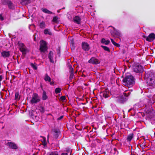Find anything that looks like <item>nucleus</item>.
<instances>
[{
	"instance_id": "obj_1",
	"label": "nucleus",
	"mask_w": 155,
	"mask_h": 155,
	"mask_svg": "<svg viewBox=\"0 0 155 155\" xmlns=\"http://www.w3.org/2000/svg\"><path fill=\"white\" fill-rule=\"evenodd\" d=\"M147 84L152 87H155V74L151 72H148L145 76Z\"/></svg>"
},
{
	"instance_id": "obj_2",
	"label": "nucleus",
	"mask_w": 155,
	"mask_h": 155,
	"mask_svg": "<svg viewBox=\"0 0 155 155\" xmlns=\"http://www.w3.org/2000/svg\"><path fill=\"white\" fill-rule=\"evenodd\" d=\"M123 82L125 85L130 86L134 83V78L132 75H128L123 79Z\"/></svg>"
},
{
	"instance_id": "obj_3",
	"label": "nucleus",
	"mask_w": 155,
	"mask_h": 155,
	"mask_svg": "<svg viewBox=\"0 0 155 155\" xmlns=\"http://www.w3.org/2000/svg\"><path fill=\"white\" fill-rule=\"evenodd\" d=\"M132 68L133 71L136 73H141L143 71V66L138 64H134Z\"/></svg>"
},
{
	"instance_id": "obj_4",
	"label": "nucleus",
	"mask_w": 155,
	"mask_h": 155,
	"mask_svg": "<svg viewBox=\"0 0 155 155\" xmlns=\"http://www.w3.org/2000/svg\"><path fill=\"white\" fill-rule=\"evenodd\" d=\"M40 101V99L38 95L36 93H34L32 96L30 102L32 104H36Z\"/></svg>"
},
{
	"instance_id": "obj_5",
	"label": "nucleus",
	"mask_w": 155,
	"mask_h": 155,
	"mask_svg": "<svg viewBox=\"0 0 155 155\" xmlns=\"http://www.w3.org/2000/svg\"><path fill=\"white\" fill-rule=\"evenodd\" d=\"M40 49L42 52H45L47 50V43L45 41L43 40L40 41Z\"/></svg>"
},
{
	"instance_id": "obj_6",
	"label": "nucleus",
	"mask_w": 155,
	"mask_h": 155,
	"mask_svg": "<svg viewBox=\"0 0 155 155\" xmlns=\"http://www.w3.org/2000/svg\"><path fill=\"white\" fill-rule=\"evenodd\" d=\"M18 44L20 51L22 52L23 54H25L28 51V50L25 45L23 43L20 42H18Z\"/></svg>"
},
{
	"instance_id": "obj_7",
	"label": "nucleus",
	"mask_w": 155,
	"mask_h": 155,
	"mask_svg": "<svg viewBox=\"0 0 155 155\" xmlns=\"http://www.w3.org/2000/svg\"><path fill=\"white\" fill-rule=\"evenodd\" d=\"M51 134L54 138L57 139L60 134V132L59 130L54 129L52 130Z\"/></svg>"
},
{
	"instance_id": "obj_8",
	"label": "nucleus",
	"mask_w": 155,
	"mask_h": 155,
	"mask_svg": "<svg viewBox=\"0 0 155 155\" xmlns=\"http://www.w3.org/2000/svg\"><path fill=\"white\" fill-rule=\"evenodd\" d=\"M88 62L93 64H97L100 62V61L94 57H92L88 61Z\"/></svg>"
},
{
	"instance_id": "obj_9",
	"label": "nucleus",
	"mask_w": 155,
	"mask_h": 155,
	"mask_svg": "<svg viewBox=\"0 0 155 155\" xmlns=\"http://www.w3.org/2000/svg\"><path fill=\"white\" fill-rule=\"evenodd\" d=\"M81 45L82 48L83 50L85 51H88L89 50L90 46L87 42H82Z\"/></svg>"
},
{
	"instance_id": "obj_10",
	"label": "nucleus",
	"mask_w": 155,
	"mask_h": 155,
	"mask_svg": "<svg viewBox=\"0 0 155 155\" xmlns=\"http://www.w3.org/2000/svg\"><path fill=\"white\" fill-rule=\"evenodd\" d=\"M155 38V35L153 33L150 34L148 37H147L146 39L147 41H153Z\"/></svg>"
},
{
	"instance_id": "obj_11",
	"label": "nucleus",
	"mask_w": 155,
	"mask_h": 155,
	"mask_svg": "<svg viewBox=\"0 0 155 155\" xmlns=\"http://www.w3.org/2000/svg\"><path fill=\"white\" fill-rule=\"evenodd\" d=\"M7 145L10 148L16 149L18 148L17 145L14 143L11 142H8L7 143Z\"/></svg>"
},
{
	"instance_id": "obj_12",
	"label": "nucleus",
	"mask_w": 155,
	"mask_h": 155,
	"mask_svg": "<svg viewBox=\"0 0 155 155\" xmlns=\"http://www.w3.org/2000/svg\"><path fill=\"white\" fill-rule=\"evenodd\" d=\"M48 57L51 62L54 63V59L55 58L53 52L50 51L48 55Z\"/></svg>"
},
{
	"instance_id": "obj_13",
	"label": "nucleus",
	"mask_w": 155,
	"mask_h": 155,
	"mask_svg": "<svg viewBox=\"0 0 155 155\" xmlns=\"http://www.w3.org/2000/svg\"><path fill=\"white\" fill-rule=\"evenodd\" d=\"M68 66L69 67V72L70 73L69 78L71 80L74 78V68L70 64H69Z\"/></svg>"
},
{
	"instance_id": "obj_14",
	"label": "nucleus",
	"mask_w": 155,
	"mask_h": 155,
	"mask_svg": "<svg viewBox=\"0 0 155 155\" xmlns=\"http://www.w3.org/2000/svg\"><path fill=\"white\" fill-rule=\"evenodd\" d=\"M111 35L114 37H118L120 36L121 34L119 31L114 29V31L113 32L111 33Z\"/></svg>"
},
{
	"instance_id": "obj_15",
	"label": "nucleus",
	"mask_w": 155,
	"mask_h": 155,
	"mask_svg": "<svg viewBox=\"0 0 155 155\" xmlns=\"http://www.w3.org/2000/svg\"><path fill=\"white\" fill-rule=\"evenodd\" d=\"M109 91L107 90H105L101 93V94L104 98H107L109 97Z\"/></svg>"
},
{
	"instance_id": "obj_16",
	"label": "nucleus",
	"mask_w": 155,
	"mask_h": 155,
	"mask_svg": "<svg viewBox=\"0 0 155 155\" xmlns=\"http://www.w3.org/2000/svg\"><path fill=\"white\" fill-rule=\"evenodd\" d=\"M74 20L75 23L79 24L80 23L81 19L79 16H76L74 18Z\"/></svg>"
},
{
	"instance_id": "obj_17",
	"label": "nucleus",
	"mask_w": 155,
	"mask_h": 155,
	"mask_svg": "<svg viewBox=\"0 0 155 155\" xmlns=\"http://www.w3.org/2000/svg\"><path fill=\"white\" fill-rule=\"evenodd\" d=\"M2 56L4 57H8L9 55V53L8 51H4L2 53Z\"/></svg>"
},
{
	"instance_id": "obj_18",
	"label": "nucleus",
	"mask_w": 155,
	"mask_h": 155,
	"mask_svg": "<svg viewBox=\"0 0 155 155\" xmlns=\"http://www.w3.org/2000/svg\"><path fill=\"white\" fill-rule=\"evenodd\" d=\"M116 100L118 102L120 103H123L124 101V97L122 96L118 97H117Z\"/></svg>"
},
{
	"instance_id": "obj_19",
	"label": "nucleus",
	"mask_w": 155,
	"mask_h": 155,
	"mask_svg": "<svg viewBox=\"0 0 155 155\" xmlns=\"http://www.w3.org/2000/svg\"><path fill=\"white\" fill-rule=\"evenodd\" d=\"M44 80L46 81L50 82L51 78L49 77L47 74H45L44 77Z\"/></svg>"
},
{
	"instance_id": "obj_20",
	"label": "nucleus",
	"mask_w": 155,
	"mask_h": 155,
	"mask_svg": "<svg viewBox=\"0 0 155 155\" xmlns=\"http://www.w3.org/2000/svg\"><path fill=\"white\" fill-rule=\"evenodd\" d=\"M133 137V134H130L127 136V140L128 141L130 142Z\"/></svg>"
},
{
	"instance_id": "obj_21",
	"label": "nucleus",
	"mask_w": 155,
	"mask_h": 155,
	"mask_svg": "<svg viewBox=\"0 0 155 155\" xmlns=\"http://www.w3.org/2000/svg\"><path fill=\"white\" fill-rule=\"evenodd\" d=\"M101 42L105 45H108L110 43V41L108 40H106L105 39L103 38L101 40Z\"/></svg>"
},
{
	"instance_id": "obj_22",
	"label": "nucleus",
	"mask_w": 155,
	"mask_h": 155,
	"mask_svg": "<svg viewBox=\"0 0 155 155\" xmlns=\"http://www.w3.org/2000/svg\"><path fill=\"white\" fill-rule=\"evenodd\" d=\"M48 98L46 92L44 91L43 93L42 99L43 100H45Z\"/></svg>"
},
{
	"instance_id": "obj_23",
	"label": "nucleus",
	"mask_w": 155,
	"mask_h": 155,
	"mask_svg": "<svg viewBox=\"0 0 155 155\" xmlns=\"http://www.w3.org/2000/svg\"><path fill=\"white\" fill-rule=\"evenodd\" d=\"M42 11L44 13L49 14H52V12L45 8H42Z\"/></svg>"
},
{
	"instance_id": "obj_24",
	"label": "nucleus",
	"mask_w": 155,
	"mask_h": 155,
	"mask_svg": "<svg viewBox=\"0 0 155 155\" xmlns=\"http://www.w3.org/2000/svg\"><path fill=\"white\" fill-rule=\"evenodd\" d=\"M46 24L45 22L42 21L39 24V27L40 28H45Z\"/></svg>"
},
{
	"instance_id": "obj_25",
	"label": "nucleus",
	"mask_w": 155,
	"mask_h": 155,
	"mask_svg": "<svg viewBox=\"0 0 155 155\" xmlns=\"http://www.w3.org/2000/svg\"><path fill=\"white\" fill-rule=\"evenodd\" d=\"M44 33L45 35H51V33L50 31V30L48 29H45L44 31Z\"/></svg>"
},
{
	"instance_id": "obj_26",
	"label": "nucleus",
	"mask_w": 155,
	"mask_h": 155,
	"mask_svg": "<svg viewBox=\"0 0 155 155\" xmlns=\"http://www.w3.org/2000/svg\"><path fill=\"white\" fill-rule=\"evenodd\" d=\"M22 3L23 4H28L30 3L31 0H21Z\"/></svg>"
},
{
	"instance_id": "obj_27",
	"label": "nucleus",
	"mask_w": 155,
	"mask_h": 155,
	"mask_svg": "<svg viewBox=\"0 0 155 155\" xmlns=\"http://www.w3.org/2000/svg\"><path fill=\"white\" fill-rule=\"evenodd\" d=\"M47 155H58L57 152H53L48 153Z\"/></svg>"
},
{
	"instance_id": "obj_28",
	"label": "nucleus",
	"mask_w": 155,
	"mask_h": 155,
	"mask_svg": "<svg viewBox=\"0 0 155 155\" xmlns=\"http://www.w3.org/2000/svg\"><path fill=\"white\" fill-rule=\"evenodd\" d=\"M61 91V89L60 88H57L55 90V92L56 94H57L60 93Z\"/></svg>"
},
{
	"instance_id": "obj_29",
	"label": "nucleus",
	"mask_w": 155,
	"mask_h": 155,
	"mask_svg": "<svg viewBox=\"0 0 155 155\" xmlns=\"http://www.w3.org/2000/svg\"><path fill=\"white\" fill-rule=\"evenodd\" d=\"M8 7L10 9H13V6L12 3L10 1L8 4Z\"/></svg>"
},
{
	"instance_id": "obj_30",
	"label": "nucleus",
	"mask_w": 155,
	"mask_h": 155,
	"mask_svg": "<svg viewBox=\"0 0 155 155\" xmlns=\"http://www.w3.org/2000/svg\"><path fill=\"white\" fill-rule=\"evenodd\" d=\"M2 3L4 5L8 4L10 1L8 0H2Z\"/></svg>"
},
{
	"instance_id": "obj_31",
	"label": "nucleus",
	"mask_w": 155,
	"mask_h": 155,
	"mask_svg": "<svg viewBox=\"0 0 155 155\" xmlns=\"http://www.w3.org/2000/svg\"><path fill=\"white\" fill-rule=\"evenodd\" d=\"M130 94V92L129 91H126V92H124L123 93L125 97H128L129 96Z\"/></svg>"
},
{
	"instance_id": "obj_32",
	"label": "nucleus",
	"mask_w": 155,
	"mask_h": 155,
	"mask_svg": "<svg viewBox=\"0 0 155 155\" xmlns=\"http://www.w3.org/2000/svg\"><path fill=\"white\" fill-rule=\"evenodd\" d=\"M19 93H16L15 95V99L16 100H18L19 99Z\"/></svg>"
},
{
	"instance_id": "obj_33",
	"label": "nucleus",
	"mask_w": 155,
	"mask_h": 155,
	"mask_svg": "<svg viewBox=\"0 0 155 155\" xmlns=\"http://www.w3.org/2000/svg\"><path fill=\"white\" fill-rule=\"evenodd\" d=\"M31 66L35 70H36L37 69V67L36 66V64H33V63H31Z\"/></svg>"
},
{
	"instance_id": "obj_34",
	"label": "nucleus",
	"mask_w": 155,
	"mask_h": 155,
	"mask_svg": "<svg viewBox=\"0 0 155 155\" xmlns=\"http://www.w3.org/2000/svg\"><path fill=\"white\" fill-rule=\"evenodd\" d=\"M110 40H111L112 43L114 45L117 46H118L119 45L117 43H116L111 38Z\"/></svg>"
},
{
	"instance_id": "obj_35",
	"label": "nucleus",
	"mask_w": 155,
	"mask_h": 155,
	"mask_svg": "<svg viewBox=\"0 0 155 155\" xmlns=\"http://www.w3.org/2000/svg\"><path fill=\"white\" fill-rule=\"evenodd\" d=\"M101 47H102V48L105 50L106 51H110V50L107 47L105 46H101Z\"/></svg>"
},
{
	"instance_id": "obj_36",
	"label": "nucleus",
	"mask_w": 155,
	"mask_h": 155,
	"mask_svg": "<svg viewBox=\"0 0 155 155\" xmlns=\"http://www.w3.org/2000/svg\"><path fill=\"white\" fill-rule=\"evenodd\" d=\"M65 97L64 96H62L60 97V100L61 101H64L65 100Z\"/></svg>"
},
{
	"instance_id": "obj_37",
	"label": "nucleus",
	"mask_w": 155,
	"mask_h": 155,
	"mask_svg": "<svg viewBox=\"0 0 155 155\" xmlns=\"http://www.w3.org/2000/svg\"><path fill=\"white\" fill-rule=\"evenodd\" d=\"M57 18L56 17H54L53 18V21L54 22H56L57 21Z\"/></svg>"
},
{
	"instance_id": "obj_38",
	"label": "nucleus",
	"mask_w": 155,
	"mask_h": 155,
	"mask_svg": "<svg viewBox=\"0 0 155 155\" xmlns=\"http://www.w3.org/2000/svg\"><path fill=\"white\" fill-rule=\"evenodd\" d=\"M0 19L1 21H3L4 20V18L1 14H0Z\"/></svg>"
},
{
	"instance_id": "obj_39",
	"label": "nucleus",
	"mask_w": 155,
	"mask_h": 155,
	"mask_svg": "<svg viewBox=\"0 0 155 155\" xmlns=\"http://www.w3.org/2000/svg\"><path fill=\"white\" fill-rule=\"evenodd\" d=\"M63 116H60V117L58 118V120H60L62 119L63 118Z\"/></svg>"
},
{
	"instance_id": "obj_40",
	"label": "nucleus",
	"mask_w": 155,
	"mask_h": 155,
	"mask_svg": "<svg viewBox=\"0 0 155 155\" xmlns=\"http://www.w3.org/2000/svg\"><path fill=\"white\" fill-rule=\"evenodd\" d=\"M50 83V84L51 85H54V82L53 81H51L50 82H49Z\"/></svg>"
},
{
	"instance_id": "obj_41",
	"label": "nucleus",
	"mask_w": 155,
	"mask_h": 155,
	"mask_svg": "<svg viewBox=\"0 0 155 155\" xmlns=\"http://www.w3.org/2000/svg\"><path fill=\"white\" fill-rule=\"evenodd\" d=\"M67 151L68 153H69L70 152L71 153V151L70 149H68V150H67Z\"/></svg>"
},
{
	"instance_id": "obj_42",
	"label": "nucleus",
	"mask_w": 155,
	"mask_h": 155,
	"mask_svg": "<svg viewBox=\"0 0 155 155\" xmlns=\"http://www.w3.org/2000/svg\"><path fill=\"white\" fill-rule=\"evenodd\" d=\"M61 155H68V154L67 153H63L61 154Z\"/></svg>"
},
{
	"instance_id": "obj_43",
	"label": "nucleus",
	"mask_w": 155,
	"mask_h": 155,
	"mask_svg": "<svg viewBox=\"0 0 155 155\" xmlns=\"http://www.w3.org/2000/svg\"><path fill=\"white\" fill-rule=\"evenodd\" d=\"M131 110L132 109H129L128 110V112H129L130 110Z\"/></svg>"
},
{
	"instance_id": "obj_44",
	"label": "nucleus",
	"mask_w": 155,
	"mask_h": 155,
	"mask_svg": "<svg viewBox=\"0 0 155 155\" xmlns=\"http://www.w3.org/2000/svg\"><path fill=\"white\" fill-rule=\"evenodd\" d=\"M82 76H83V77H85V76L84 75V74H83L82 75Z\"/></svg>"
},
{
	"instance_id": "obj_45",
	"label": "nucleus",
	"mask_w": 155,
	"mask_h": 155,
	"mask_svg": "<svg viewBox=\"0 0 155 155\" xmlns=\"http://www.w3.org/2000/svg\"><path fill=\"white\" fill-rule=\"evenodd\" d=\"M154 137H155V132H154Z\"/></svg>"
},
{
	"instance_id": "obj_46",
	"label": "nucleus",
	"mask_w": 155,
	"mask_h": 155,
	"mask_svg": "<svg viewBox=\"0 0 155 155\" xmlns=\"http://www.w3.org/2000/svg\"><path fill=\"white\" fill-rule=\"evenodd\" d=\"M77 70L76 71L75 73L77 72Z\"/></svg>"
}]
</instances>
